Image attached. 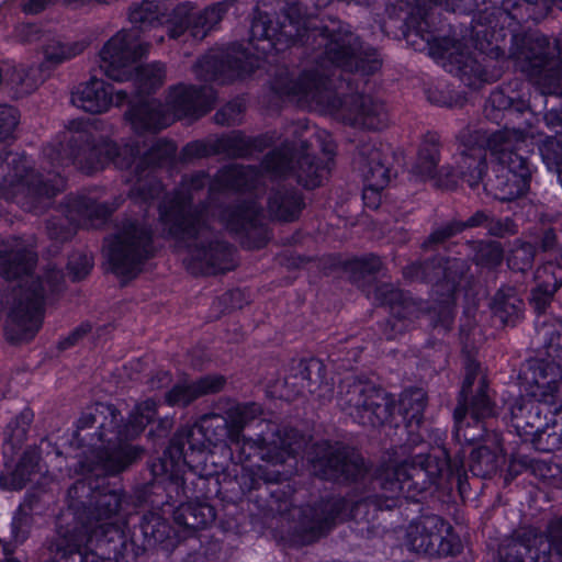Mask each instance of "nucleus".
Wrapping results in <instances>:
<instances>
[{"mask_svg": "<svg viewBox=\"0 0 562 562\" xmlns=\"http://www.w3.org/2000/svg\"><path fill=\"white\" fill-rule=\"evenodd\" d=\"M555 235L552 231H548L544 233L542 238V247L544 250L550 249L554 244Z\"/></svg>", "mask_w": 562, "mask_h": 562, "instance_id": "61", "label": "nucleus"}, {"mask_svg": "<svg viewBox=\"0 0 562 562\" xmlns=\"http://www.w3.org/2000/svg\"><path fill=\"white\" fill-rule=\"evenodd\" d=\"M485 116L499 124L504 122V127H509V135L515 140L519 136V130L527 137V142L521 144V150L529 145L537 144L542 161L549 170H554L560 178L562 168V135L559 137L540 138L535 123L538 117L530 109L529 102L525 100H515L508 97L503 90H495L491 93L485 109Z\"/></svg>", "mask_w": 562, "mask_h": 562, "instance_id": "7", "label": "nucleus"}, {"mask_svg": "<svg viewBox=\"0 0 562 562\" xmlns=\"http://www.w3.org/2000/svg\"><path fill=\"white\" fill-rule=\"evenodd\" d=\"M518 60L521 71L539 87L541 94L562 95V31L553 48L543 35L530 37Z\"/></svg>", "mask_w": 562, "mask_h": 562, "instance_id": "14", "label": "nucleus"}, {"mask_svg": "<svg viewBox=\"0 0 562 562\" xmlns=\"http://www.w3.org/2000/svg\"><path fill=\"white\" fill-rule=\"evenodd\" d=\"M215 100L212 88L175 87L167 100L166 109L157 100H146L132 106L126 117L136 132L156 131L171 124L175 119L199 117L211 110Z\"/></svg>", "mask_w": 562, "mask_h": 562, "instance_id": "9", "label": "nucleus"}, {"mask_svg": "<svg viewBox=\"0 0 562 562\" xmlns=\"http://www.w3.org/2000/svg\"><path fill=\"white\" fill-rule=\"evenodd\" d=\"M262 167L265 171L274 176L292 173L300 183L308 189L319 186L329 169L328 161L316 164L303 146L300 151L293 154L292 148L290 149L288 145L267 155Z\"/></svg>", "mask_w": 562, "mask_h": 562, "instance_id": "19", "label": "nucleus"}, {"mask_svg": "<svg viewBox=\"0 0 562 562\" xmlns=\"http://www.w3.org/2000/svg\"><path fill=\"white\" fill-rule=\"evenodd\" d=\"M536 288L531 293V303L541 314L550 304L555 291L562 284V261L558 263L549 260L540 266L535 273Z\"/></svg>", "mask_w": 562, "mask_h": 562, "instance_id": "27", "label": "nucleus"}, {"mask_svg": "<svg viewBox=\"0 0 562 562\" xmlns=\"http://www.w3.org/2000/svg\"><path fill=\"white\" fill-rule=\"evenodd\" d=\"M300 372L297 375L288 379L286 385L297 386L296 394H303L304 391L310 393L316 392V384L319 379L322 363L317 360H311L307 364H300Z\"/></svg>", "mask_w": 562, "mask_h": 562, "instance_id": "42", "label": "nucleus"}, {"mask_svg": "<svg viewBox=\"0 0 562 562\" xmlns=\"http://www.w3.org/2000/svg\"><path fill=\"white\" fill-rule=\"evenodd\" d=\"M144 56H139L135 64L133 65V68L131 69V72L128 76L121 81H127L131 79H135V83L143 90V91H149L150 89H154L160 85H162L165 78H166V70L164 65L160 63H153L148 64L146 66H138V61Z\"/></svg>", "mask_w": 562, "mask_h": 562, "instance_id": "39", "label": "nucleus"}, {"mask_svg": "<svg viewBox=\"0 0 562 562\" xmlns=\"http://www.w3.org/2000/svg\"><path fill=\"white\" fill-rule=\"evenodd\" d=\"M94 507L76 513L72 529L59 527L54 544V562H111L92 551L93 539L105 535L114 526L110 520L121 507V495L115 491L93 495Z\"/></svg>", "mask_w": 562, "mask_h": 562, "instance_id": "6", "label": "nucleus"}, {"mask_svg": "<svg viewBox=\"0 0 562 562\" xmlns=\"http://www.w3.org/2000/svg\"><path fill=\"white\" fill-rule=\"evenodd\" d=\"M268 209L281 221H293L302 209V199L295 191L277 192L269 199Z\"/></svg>", "mask_w": 562, "mask_h": 562, "instance_id": "40", "label": "nucleus"}, {"mask_svg": "<svg viewBox=\"0 0 562 562\" xmlns=\"http://www.w3.org/2000/svg\"><path fill=\"white\" fill-rule=\"evenodd\" d=\"M376 294L382 304L391 306L392 317L389 321L391 331H385V336L387 339H394L396 334L408 327L413 318L419 316V304L412 297L405 296L402 291L386 284L380 286Z\"/></svg>", "mask_w": 562, "mask_h": 562, "instance_id": "26", "label": "nucleus"}, {"mask_svg": "<svg viewBox=\"0 0 562 562\" xmlns=\"http://www.w3.org/2000/svg\"><path fill=\"white\" fill-rule=\"evenodd\" d=\"M19 122L18 111L9 105H0V140L8 138Z\"/></svg>", "mask_w": 562, "mask_h": 562, "instance_id": "50", "label": "nucleus"}, {"mask_svg": "<svg viewBox=\"0 0 562 562\" xmlns=\"http://www.w3.org/2000/svg\"><path fill=\"white\" fill-rule=\"evenodd\" d=\"M236 112L235 105L228 104L215 114V121L218 124L229 125L235 123V117L232 114Z\"/></svg>", "mask_w": 562, "mask_h": 562, "instance_id": "56", "label": "nucleus"}, {"mask_svg": "<svg viewBox=\"0 0 562 562\" xmlns=\"http://www.w3.org/2000/svg\"><path fill=\"white\" fill-rule=\"evenodd\" d=\"M512 422L517 430L537 432L541 427L540 411L535 401L518 400L510 407Z\"/></svg>", "mask_w": 562, "mask_h": 562, "instance_id": "38", "label": "nucleus"}, {"mask_svg": "<svg viewBox=\"0 0 562 562\" xmlns=\"http://www.w3.org/2000/svg\"><path fill=\"white\" fill-rule=\"evenodd\" d=\"M0 562H20L12 557L10 549L7 546L0 548Z\"/></svg>", "mask_w": 562, "mask_h": 562, "instance_id": "60", "label": "nucleus"}, {"mask_svg": "<svg viewBox=\"0 0 562 562\" xmlns=\"http://www.w3.org/2000/svg\"><path fill=\"white\" fill-rule=\"evenodd\" d=\"M390 179V169L384 162L382 151L372 147L368 154L367 170H364V200L368 199L370 193L378 195L389 184Z\"/></svg>", "mask_w": 562, "mask_h": 562, "instance_id": "32", "label": "nucleus"}, {"mask_svg": "<svg viewBox=\"0 0 562 562\" xmlns=\"http://www.w3.org/2000/svg\"><path fill=\"white\" fill-rule=\"evenodd\" d=\"M35 262V255L29 245L18 238L0 241V274L5 279L22 278L13 289L7 330L13 340L32 338L42 324V310L48 292L59 289L63 274L49 269L43 280H33L29 272Z\"/></svg>", "mask_w": 562, "mask_h": 562, "instance_id": "2", "label": "nucleus"}, {"mask_svg": "<svg viewBox=\"0 0 562 562\" xmlns=\"http://www.w3.org/2000/svg\"><path fill=\"white\" fill-rule=\"evenodd\" d=\"M486 220V216L483 214V213H476L474 216H472L469 221H468V226H477V225H481L484 221Z\"/></svg>", "mask_w": 562, "mask_h": 562, "instance_id": "63", "label": "nucleus"}, {"mask_svg": "<svg viewBox=\"0 0 562 562\" xmlns=\"http://www.w3.org/2000/svg\"><path fill=\"white\" fill-rule=\"evenodd\" d=\"M486 251L491 256V262L497 265L501 262L503 252L498 244H490L486 246Z\"/></svg>", "mask_w": 562, "mask_h": 562, "instance_id": "59", "label": "nucleus"}, {"mask_svg": "<svg viewBox=\"0 0 562 562\" xmlns=\"http://www.w3.org/2000/svg\"><path fill=\"white\" fill-rule=\"evenodd\" d=\"M536 328L538 335L547 345L548 356L554 358V355L562 347V333L560 331V328H551L546 325L544 321L540 323L539 319L536 323Z\"/></svg>", "mask_w": 562, "mask_h": 562, "instance_id": "47", "label": "nucleus"}, {"mask_svg": "<svg viewBox=\"0 0 562 562\" xmlns=\"http://www.w3.org/2000/svg\"><path fill=\"white\" fill-rule=\"evenodd\" d=\"M261 210L256 202L226 209L221 214L223 225L234 232L241 233L256 228Z\"/></svg>", "mask_w": 562, "mask_h": 562, "instance_id": "34", "label": "nucleus"}, {"mask_svg": "<svg viewBox=\"0 0 562 562\" xmlns=\"http://www.w3.org/2000/svg\"><path fill=\"white\" fill-rule=\"evenodd\" d=\"M442 288V310L445 312V321H451V303L453 302V293L456 290V279L448 277L447 281L443 284L438 283V293Z\"/></svg>", "mask_w": 562, "mask_h": 562, "instance_id": "52", "label": "nucleus"}, {"mask_svg": "<svg viewBox=\"0 0 562 562\" xmlns=\"http://www.w3.org/2000/svg\"><path fill=\"white\" fill-rule=\"evenodd\" d=\"M192 196L177 193L160 205V221L169 234L180 239H195L190 245L191 259L189 262L193 272L217 273L228 269L227 259L232 255L228 245L209 240L211 233L202 221L201 215L191 212Z\"/></svg>", "mask_w": 562, "mask_h": 562, "instance_id": "4", "label": "nucleus"}, {"mask_svg": "<svg viewBox=\"0 0 562 562\" xmlns=\"http://www.w3.org/2000/svg\"><path fill=\"white\" fill-rule=\"evenodd\" d=\"M440 59L447 71L458 76L469 87L476 88L481 82L490 80L477 58L465 53L459 42L447 43L442 47Z\"/></svg>", "mask_w": 562, "mask_h": 562, "instance_id": "23", "label": "nucleus"}, {"mask_svg": "<svg viewBox=\"0 0 562 562\" xmlns=\"http://www.w3.org/2000/svg\"><path fill=\"white\" fill-rule=\"evenodd\" d=\"M521 306L522 302L515 294L505 295L498 292L495 296L494 312L504 323L518 317Z\"/></svg>", "mask_w": 562, "mask_h": 562, "instance_id": "44", "label": "nucleus"}, {"mask_svg": "<svg viewBox=\"0 0 562 562\" xmlns=\"http://www.w3.org/2000/svg\"><path fill=\"white\" fill-rule=\"evenodd\" d=\"M110 212L108 205L87 196L71 198L67 204V218L77 225L95 226V221L104 220Z\"/></svg>", "mask_w": 562, "mask_h": 562, "instance_id": "31", "label": "nucleus"}, {"mask_svg": "<svg viewBox=\"0 0 562 562\" xmlns=\"http://www.w3.org/2000/svg\"><path fill=\"white\" fill-rule=\"evenodd\" d=\"M307 460L316 475L330 480H357L366 471L358 453L328 442L313 446Z\"/></svg>", "mask_w": 562, "mask_h": 562, "instance_id": "20", "label": "nucleus"}, {"mask_svg": "<svg viewBox=\"0 0 562 562\" xmlns=\"http://www.w3.org/2000/svg\"><path fill=\"white\" fill-rule=\"evenodd\" d=\"M401 409L404 418L409 424H419L423 418V413L426 406V395L423 390H408L402 394L400 401Z\"/></svg>", "mask_w": 562, "mask_h": 562, "instance_id": "43", "label": "nucleus"}, {"mask_svg": "<svg viewBox=\"0 0 562 562\" xmlns=\"http://www.w3.org/2000/svg\"><path fill=\"white\" fill-rule=\"evenodd\" d=\"M405 546L419 553L451 555L459 550V540L441 517L427 515L408 525Z\"/></svg>", "mask_w": 562, "mask_h": 562, "instance_id": "17", "label": "nucleus"}, {"mask_svg": "<svg viewBox=\"0 0 562 562\" xmlns=\"http://www.w3.org/2000/svg\"><path fill=\"white\" fill-rule=\"evenodd\" d=\"M468 413H470L472 419L477 425L480 424L481 420L494 416V406L488 398L484 382H482L477 394L471 400L469 406H467L464 403L460 401L459 405L454 411L457 439H462L464 441L472 442L476 440L477 437L474 435L470 436L465 430H463L464 419Z\"/></svg>", "mask_w": 562, "mask_h": 562, "instance_id": "29", "label": "nucleus"}, {"mask_svg": "<svg viewBox=\"0 0 562 562\" xmlns=\"http://www.w3.org/2000/svg\"><path fill=\"white\" fill-rule=\"evenodd\" d=\"M471 470L476 475H490L494 473L498 467L497 456L486 447L475 449L472 454Z\"/></svg>", "mask_w": 562, "mask_h": 562, "instance_id": "45", "label": "nucleus"}, {"mask_svg": "<svg viewBox=\"0 0 562 562\" xmlns=\"http://www.w3.org/2000/svg\"><path fill=\"white\" fill-rule=\"evenodd\" d=\"M157 403L146 400L138 404L124 428L119 427V414L113 406L97 405L78 419L75 440L80 452L75 457L80 472L102 470L106 474L123 471L136 458L137 451L126 443L139 435L155 418Z\"/></svg>", "mask_w": 562, "mask_h": 562, "instance_id": "1", "label": "nucleus"}, {"mask_svg": "<svg viewBox=\"0 0 562 562\" xmlns=\"http://www.w3.org/2000/svg\"><path fill=\"white\" fill-rule=\"evenodd\" d=\"M86 47L87 44L82 41L63 42L58 38H50L42 47L44 60L41 65H44L46 71H49L50 68L80 55Z\"/></svg>", "mask_w": 562, "mask_h": 562, "instance_id": "35", "label": "nucleus"}, {"mask_svg": "<svg viewBox=\"0 0 562 562\" xmlns=\"http://www.w3.org/2000/svg\"><path fill=\"white\" fill-rule=\"evenodd\" d=\"M345 501L325 503L319 507H295L291 510V517L296 521L295 528L306 541H313L330 529L339 512L345 507Z\"/></svg>", "mask_w": 562, "mask_h": 562, "instance_id": "22", "label": "nucleus"}, {"mask_svg": "<svg viewBox=\"0 0 562 562\" xmlns=\"http://www.w3.org/2000/svg\"><path fill=\"white\" fill-rule=\"evenodd\" d=\"M535 257V248L528 244L522 243L516 245L507 258L508 267L512 270L525 272L531 267Z\"/></svg>", "mask_w": 562, "mask_h": 562, "instance_id": "46", "label": "nucleus"}, {"mask_svg": "<svg viewBox=\"0 0 562 562\" xmlns=\"http://www.w3.org/2000/svg\"><path fill=\"white\" fill-rule=\"evenodd\" d=\"M438 161L439 150L437 143L435 140L424 142L418 150L413 171L423 179H431L436 175Z\"/></svg>", "mask_w": 562, "mask_h": 562, "instance_id": "41", "label": "nucleus"}, {"mask_svg": "<svg viewBox=\"0 0 562 562\" xmlns=\"http://www.w3.org/2000/svg\"><path fill=\"white\" fill-rule=\"evenodd\" d=\"M168 18L154 1L145 0L133 4L128 11L131 30H122L113 35L100 52V68L113 80H122L128 76L139 56L148 52L149 43L142 40L147 33L157 30L164 23L169 26Z\"/></svg>", "mask_w": 562, "mask_h": 562, "instance_id": "5", "label": "nucleus"}, {"mask_svg": "<svg viewBox=\"0 0 562 562\" xmlns=\"http://www.w3.org/2000/svg\"><path fill=\"white\" fill-rule=\"evenodd\" d=\"M353 265L361 269L363 272L373 273L379 270L381 261L378 257L372 256L370 258L356 260Z\"/></svg>", "mask_w": 562, "mask_h": 562, "instance_id": "55", "label": "nucleus"}, {"mask_svg": "<svg viewBox=\"0 0 562 562\" xmlns=\"http://www.w3.org/2000/svg\"><path fill=\"white\" fill-rule=\"evenodd\" d=\"M259 178V173L244 166H229L222 169L216 177V186L220 189L243 190L255 187Z\"/></svg>", "mask_w": 562, "mask_h": 562, "instance_id": "37", "label": "nucleus"}, {"mask_svg": "<svg viewBox=\"0 0 562 562\" xmlns=\"http://www.w3.org/2000/svg\"><path fill=\"white\" fill-rule=\"evenodd\" d=\"M112 87L101 79L92 78L79 85L71 94L75 106L89 113H102L109 110L111 104L120 105L126 99V93L116 91L113 97Z\"/></svg>", "mask_w": 562, "mask_h": 562, "instance_id": "24", "label": "nucleus"}, {"mask_svg": "<svg viewBox=\"0 0 562 562\" xmlns=\"http://www.w3.org/2000/svg\"><path fill=\"white\" fill-rule=\"evenodd\" d=\"M302 447V438L296 431L265 435L259 441L243 439L241 451L255 450L262 464H245L239 476L244 488L252 490L261 481L274 483L291 475L296 465V453Z\"/></svg>", "mask_w": 562, "mask_h": 562, "instance_id": "8", "label": "nucleus"}, {"mask_svg": "<svg viewBox=\"0 0 562 562\" xmlns=\"http://www.w3.org/2000/svg\"><path fill=\"white\" fill-rule=\"evenodd\" d=\"M48 76L44 65H20L13 68L9 83L18 95H25L36 90Z\"/></svg>", "mask_w": 562, "mask_h": 562, "instance_id": "36", "label": "nucleus"}, {"mask_svg": "<svg viewBox=\"0 0 562 562\" xmlns=\"http://www.w3.org/2000/svg\"><path fill=\"white\" fill-rule=\"evenodd\" d=\"M331 86V80L314 71H305L295 79L279 78L276 81L278 93L299 104L337 113L350 125L369 130L386 126L387 114L383 103L363 94H352L341 100Z\"/></svg>", "mask_w": 562, "mask_h": 562, "instance_id": "3", "label": "nucleus"}, {"mask_svg": "<svg viewBox=\"0 0 562 562\" xmlns=\"http://www.w3.org/2000/svg\"><path fill=\"white\" fill-rule=\"evenodd\" d=\"M151 252L150 232L135 223L124 226L108 240L105 255L112 271L122 278L135 277Z\"/></svg>", "mask_w": 562, "mask_h": 562, "instance_id": "15", "label": "nucleus"}, {"mask_svg": "<svg viewBox=\"0 0 562 562\" xmlns=\"http://www.w3.org/2000/svg\"><path fill=\"white\" fill-rule=\"evenodd\" d=\"M139 154L140 149L136 142L126 143L119 147L104 140L94 146L87 143L83 147H80L75 160L86 172L102 169L108 162L112 161L121 169H127L135 165V170L138 173L147 164L162 165L172 158L176 154V146L167 140L158 142L144 157H140Z\"/></svg>", "mask_w": 562, "mask_h": 562, "instance_id": "11", "label": "nucleus"}, {"mask_svg": "<svg viewBox=\"0 0 562 562\" xmlns=\"http://www.w3.org/2000/svg\"><path fill=\"white\" fill-rule=\"evenodd\" d=\"M460 228H454L453 226H446L443 228H440L436 232H434L430 236V239L432 241H441L450 236H452Z\"/></svg>", "mask_w": 562, "mask_h": 562, "instance_id": "58", "label": "nucleus"}, {"mask_svg": "<svg viewBox=\"0 0 562 562\" xmlns=\"http://www.w3.org/2000/svg\"><path fill=\"white\" fill-rule=\"evenodd\" d=\"M30 517L27 514L18 513L12 521V532L15 541L23 542L29 533Z\"/></svg>", "mask_w": 562, "mask_h": 562, "instance_id": "53", "label": "nucleus"}, {"mask_svg": "<svg viewBox=\"0 0 562 562\" xmlns=\"http://www.w3.org/2000/svg\"><path fill=\"white\" fill-rule=\"evenodd\" d=\"M546 125L551 130L561 128L559 132L562 133V109L555 110L552 109L546 113L544 117Z\"/></svg>", "mask_w": 562, "mask_h": 562, "instance_id": "54", "label": "nucleus"}, {"mask_svg": "<svg viewBox=\"0 0 562 562\" xmlns=\"http://www.w3.org/2000/svg\"><path fill=\"white\" fill-rule=\"evenodd\" d=\"M551 549L562 555V518L550 524L548 536L531 527L521 529L501 546L498 557L499 562H548Z\"/></svg>", "mask_w": 562, "mask_h": 562, "instance_id": "16", "label": "nucleus"}, {"mask_svg": "<svg viewBox=\"0 0 562 562\" xmlns=\"http://www.w3.org/2000/svg\"><path fill=\"white\" fill-rule=\"evenodd\" d=\"M527 137L519 130V136L515 140L509 135V127L494 132L488 138V149L502 166L497 176L498 198L513 200L525 194L529 189L530 169L527 160L517 151L521 150V144Z\"/></svg>", "mask_w": 562, "mask_h": 562, "instance_id": "13", "label": "nucleus"}, {"mask_svg": "<svg viewBox=\"0 0 562 562\" xmlns=\"http://www.w3.org/2000/svg\"><path fill=\"white\" fill-rule=\"evenodd\" d=\"M159 189V183H155L147 192H144L143 188H138L144 200L154 199Z\"/></svg>", "mask_w": 562, "mask_h": 562, "instance_id": "62", "label": "nucleus"}, {"mask_svg": "<svg viewBox=\"0 0 562 562\" xmlns=\"http://www.w3.org/2000/svg\"><path fill=\"white\" fill-rule=\"evenodd\" d=\"M535 385L530 395L537 402L553 405L557 402L559 382L562 380V364L554 361H541L533 371Z\"/></svg>", "mask_w": 562, "mask_h": 562, "instance_id": "30", "label": "nucleus"}, {"mask_svg": "<svg viewBox=\"0 0 562 562\" xmlns=\"http://www.w3.org/2000/svg\"><path fill=\"white\" fill-rule=\"evenodd\" d=\"M521 5L525 7L529 19L539 20L546 16L553 5L562 10V0H522L519 7Z\"/></svg>", "mask_w": 562, "mask_h": 562, "instance_id": "49", "label": "nucleus"}, {"mask_svg": "<svg viewBox=\"0 0 562 562\" xmlns=\"http://www.w3.org/2000/svg\"><path fill=\"white\" fill-rule=\"evenodd\" d=\"M340 406L362 425L378 426L389 417L385 394L372 383L352 381L341 390Z\"/></svg>", "mask_w": 562, "mask_h": 562, "instance_id": "18", "label": "nucleus"}, {"mask_svg": "<svg viewBox=\"0 0 562 562\" xmlns=\"http://www.w3.org/2000/svg\"><path fill=\"white\" fill-rule=\"evenodd\" d=\"M223 63H220L217 56L207 55L199 60L195 72L204 80L220 79L223 74Z\"/></svg>", "mask_w": 562, "mask_h": 562, "instance_id": "48", "label": "nucleus"}, {"mask_svg": "<svg viewBox=\"0 0 562 562\" xmlns=\"http://www.w3.org/2000/svg\"><path fill=\"white\" fill-rule=\"evenodd\" d=\"M227 9L228 4L216 3L195 12L190 3L178 4L168 20V34L172 38L188 34L194 41H201L222 21Z\"/></svg>", "mask_w": 562, "mask_h": 562, "instance_id": "21", "label": "nucleus"}, {"mask_svg": "<svg viewBox=\"0 0 562 562\" xmlns=\"http://www.w3.org/2000/svg\"><path fill=\"white\" fill-rule=\"evenodd\" d=\"M225 385V379L222 375H206L195 382H179L167 394L166 402L170 406H187L195 398L216 393Z\"/></svg>", "mask_w": 562, "mask_h": 562, "instance_id": "28", "label": "nucleus"}, {"mask_svg": "<svg viewBox=\"0 0 562 562\" xmlns=\"http://www.w3.org/2000/svg\"><path fill=\"white\" fill-rule=\"evenodd\" d=\"M49 236L57 240H66L69 239L75 234V227L60 228L58 229L55 226V223H49L48 225Z\"/></svg>", "mask_w": 562, "mask_h": 562, "instance_id": "57", "label": "nucleus"}, {"mask_svg": "<svg viewBox=\"0 0 562 562\" xmlns=\"http://www.w3.org/2000/svg\"><path fill=\"white\" fill-rule=\"evenodd\" d=\"M488 136L482 132H475L470 135L467 142H463L462 149L457 159V175L464 179L471 188L476 187L483 179L486 171L485 149L483 143L488 147Z\"/></svg>", "mask_w": 562, "mask_h": 562, "instance_id": "25", "label": "nucleus"}, {"mask_svg": "<svg viewBox=\"0 0 562 562\" xmlns=\"http://www.w3.org/2000/svg\"><path fill=\"white\" fill-rule=\"evenodd\" d=\"M38 472L41 465L37 451H26L14 471L0 474V486L5 490H21Z\"/></svg>", "mask_w": 562, "mask_h": 562, "instance_id": "33", "label": "nucleus"}, {"mask_svg": "<svg viewBox=\"0 0 562 562\" xmlns=\"http://www.w3.org/2000/svg\"><path fill=\"white\" fill-rule=\"evenodd\" d=\"M205 177L204 176H196L195 179L192 180L191 184L189 186V189H199L202 188L205 183Z\"/></svg>", "mask_w": 562, "mask_h": 562, "instance_id": "64", "label": "nucleus"}, {"mask_svg": "<svg viewBox=\"0 0 562 562\" xmlns=\"http://www.w3.org/2000/svg\"><path fill=\"white\" fill-rule=\"evenodd\" d=\"M454 472L459 470L450 463L446 449L438 448L435 454L418 453L409 461L385 468L379 480L391 497L414 496L428 488L437 477L449 476Z\"/></svg>", "mask_w": 562, "mask_h": 562, "instance_id": "10", "label": "nucleus"}, {"mask_svg": "<svg viewBox=\"0 0 562 562\" xmlns=\"http://www.w3.org/2000/svg\"><path fill=\"white\" fill-rule=\"evenodd\" d=\"M92 268V260L89 256L85 254H75L70 257L68 261V271L69 274L75 280H80L85 278Z\"/></svg>", "mask_w": 562, "mask_h": 562, "instance_id": "51", "label": "nucleus"}, {"mask_svg": "<svg viewBox=\"0 0 562 562\" xmlns=\"http://www.w3.org/2000/svg\"><path fill=\"white\" fill-rule=\"evenodd\" d=\"M260 414V406L250 404H238L229 408L227 419L218 415H205L200 423L189 429H182L175 438L181 453H184V446L188 443L192 451H203L211 445H215L220 437L227 432L232 443H240V430L257 415Z\"/></svg>", "mask_w": 562, "mask_h": 562, "instance_id": "12", "label": "nucleus"}]
</instances>
